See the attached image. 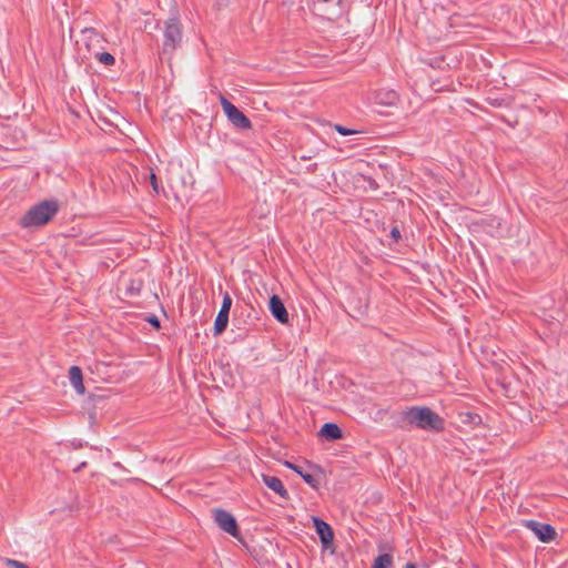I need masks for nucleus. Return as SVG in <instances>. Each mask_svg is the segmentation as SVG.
Instances as JSON below:
<instances>
[{"instance_id":"b1692460","label":"nucleus","mask_w":568,"mask_h":568,"mask_svg":"<svg viewBox=\"0 0 568 568\" xmlns=\"http://www.w3.org/2000/svg\"><path fill=\"white\" fill-rule=\"evenodd\" d=\"M404 568H417V566L414 562H407Z\"/></svg>"},{"instance_id":"a211bd4d","label":"nucleus","mask_w":568,"mask_h":568,"mask_svg":"<svg viewBox=\"0 0 568 568\" xmlns=\"http://www.w3.org/2000/svg\"><path fill=\"white\" fill-rule=\"evenodd\" d=\"M334 130L342 135H351L359 132L357 130L348 129L342 124H334Z\"/></svg>"},{"instance_id":"1a4fd4ad","label":"nucleus","mask_w":568,"mask_h":568,"mask_svg":"<svg viewBox=\"0 0 568 568\" xmlns=\"http://www.w3.org/2000/svg\"><path fill=\"white\" fill-rule=\"evenodd\" d=\"M268 310L272 316L281 324H287L290 322L287 310L278 295L273 294L270 297Z\"/></svg>"},{"instance_id":"f8f14e48","label":"nucleus","mask_w":568,"mask_h":568,"mask_svg":"<svg viewBox=\"0 0 568 568\" xmlns=\"http://www.w3.org/2000/svg\"><path fill=\"white\" fill-rule=\"evenodd\" d=\"M318 436L326 440L333 442L343 438V430L335 423H325L321 427Z\"/></svg>"},{"instance_id":"4468645a","label":"nucleus","mask_w":568,"mask_h":568,"mask_svg":"<svg viewBox=\"0 0 568 568\" xmlns=\"http://www.w3.org/2000/svg\"><path fill=\"white\" fill-rule=\"evenodd\" d=\"M142 287L143 281L141 278H131L125 286V295L129 297L139 296Z\"/></svg>"},{"instance_id":"ddd939ff","label":"nucleus","mask_w":568,"mask_h":568,"mask_svg":"<svg viewBox=\"0 0 568 568\" xmlns=\"http://www.w3.org/2000/svg\"><path fill=\"white\" fill-rule=\"evenodd\" d=\"M69 379L78 394L83 395L85 387L83 385V375L79 366H71L69 369Z\"/></svg>"},{"instance_id":"20e7f679","label":"nucleus","mask_w":568,"mask_h":568,"mask_svg":"<svg viewBox=\"0 0 568 568\" xmlns=\"http://www.w3.org/2000/svg\"><path fill=\"white\" fill-rule=\"evenodd\" d=\"M211 511L213 514L214 521L219 526V528L230 534L234 538L239 539L241 537V531L237 521L230 511L223 508H213Z\"/></svg>"},{"instance_id":"dca6fc26","label":"nucleus","mask_w":568,"mask_h":568,"mask_svg":"<svg viewBox=\"0 0 568 568\" xmlns=\"http://www.w3.org/2000/svg\"><path fill=\"white\" fill-rule=\"evenodd\" d=\"M295 473L300 475L308 486L314 489L318 488L320 480L312 474L305 473L302 466H300L298 469H295Z\"/></svg>"},{"instance_id":"aec40b11","label":"nucleus","mask_w":568,"mask_h":568,"mask_svg":"<svg viewBox=\"0 0 568 568\" xmlns=\"http://www.w3.org/2000/svg\"><path fill=\"white\" fill-rule=\"evenodd\" d=\"M145 321L155 329H160L161 328V322L159 320V317L154 314H151L149 315Z\"/></svg>"},{"instance_id":"6ab92c4d","label":"nucleus","mask_w":568,"mask_h":568,"mask_svg":"<svg viewBox=\"0 0 568 568\" xmlns=\"http://www.w3.org/2000/svg\"><path fill=\"white\" fill-rule=\"evenodd\" d=\"M4 564L9 568H29V566L27 564L16 560V559H10V558H7L4 560Z\"/></svg>"},{"instance_id":"f3484780","label":"nucleus","mask_w":568,"mask_h":568,"mask_svg":"<svg viewBox=\"0 0 568 568\" xmlns=\"http://www.w3.org/2000/svg\"><path fill=\"white\" fill-rule=\"evenodd\" d=\"M95 58L104 65H113L115 63V58L109 52H98Z\"/></svg>"},{"instance_id":"393cba45","label":"nucleus","mask_w":568,"mask_h":568,"mask_svg":"<svg viewBox=\"0 0 568 568\" xmlns=\"http://www.w3.org/2000/svg\"><path fill=\"white\" fill-rule=\"evenodd\" d=\"M470 419L473 423H476L475 419H477L478 422H480V417L479 415L475 414L474 416H470Z\"/></svg>"},{"instance_id":"4be33fe9","label":"nucleus","mask_w":568,"mask_h":568,"mask_svg":"<svg viewBox=\"0 0 568 568\" xmlns=\"http://www.w3.org/2000/svg\"><path fill=\"white\" fill-rule=\"evenodd\" d=\"M390 237L394 240V242H398L399 241L400 232H399V229L397 226H394L390 230Z\"/></svg>"},{"instance_id":"f257e3e1","label":"nucleus","mask_w":568,"mask_h":568,"mask_svg":"<svg viewBox=\"0 0 568 568\" xmlns=\"http://www.w3.org/2000/svg\"><path fill=\"white\" fill-rule=\"evenodd\" d=\"M396 426L400 428L416 426L424 430L439 433L445 428V420L427 406H413L398 414Z\"/></svg>"},{"instance_id":"bb28decb","label":"nucleus","mask_w":568,"mask_h":568,"mask_svg":"<svg viewBox=\"0 0 568 568\" xmlns=\"http://www.w3.org/2000/svg\"><path fill=\"white\" fill-rule=\"evenodd\" d=\"M84 32H91V33H93V34H95V36H97V32H95V30H94V29H85V30H84Z\"/></svg>"},{"instance_id":"412c9836","label":"nucleus","mask_w":568,"mask_h":568,"mask_svg":"<svg viewBox=\"0 0 568 568\" xmlns=\"http://www.w3.org/2000/svg\"><path fill=\"white\" fill-rule=\"evenodd\" d=\"M150 182H151L152 190L154 191V193L159 194L160 193V187H159V183H158V176L152 171L150 172Z\"/></svg>"},{"instance_id":"0eeeda50","label":"nucleus","mask_w":568,"mask_h":568,"mask_svg":"<svg viewBox=\"0 0 568 568\" xmlns=\"http://www.w3.org/2000/svg\"><path fill=\"white\" fill-rule=\"evenodd\" d=\"M232 307V297L229 292H224L220 312L214 322L213 333L215 336L221 335L227 327L229 315Z\"/></svg>"},{"instance_id":"9d476101","label":"nucleus","mask_w":568,"mask_h":568,"mask_svg":"<svg viewBox=\"0 0 568 568\" xmlns=\"http://www.w3.org/2000/svg\"><path fill=\"white\" fill-rule=\"evenodd\" d=\"M262 480L266 487L272 489L283 499L287 500L290 498L287 489L284 487L282 480L278 477L263 474Z\"/></svg>"},{"instance_id":"6e6552de","label":"nucleus","mask_w":568,"mask_h":568,"mask_svg":"<svg viewBox=\"0 0 568 568\" xmlns=\"http://www.w3.org/2000/svg\"><path fill=\"white\" fill-rule=\"evenodd\" d=\"M313 526L318 535L322 547L324 549H329L333 546L334 540V531L333 528L323 519L317 516L312 517Z\"/></svg>"},{"instance_id":"a878e982","label":"nucleus","mask_w":568,"mask_h":568,"mask_svg":"<svg viewBox=\"0 0 568 568\" xmlns=\"http://www.w3.org/2000/svg\"><path fill=\"white\" fill-rule=\"evenodd\" d=\"M85 466H87V463H85V462H83V463H81V464L77 467V469H75V470L78 471V470H80L81 468H83V467H85Z\"/></svg>"},{"instance_id":"f03ea898","label":"nucleus","mask_w":568,"mask_h":568,"mask_svg":"<svg viewBox=\"0 0 568 568\" xmlns=\"http://www.w3.org/2000/svg\"><path fill=\"white\" fill-rule=\"evenodd\" d=\"M163 40L159 51L162 61L171 62L175 51L183 42V23L178 14H174L163 22Z\"/></svg>"},{"instance_id":"39448f33","label":"nucleus","mask_w":568,"mask_h":568,"mask_svg":"<svg viewBox=\"0 0 568 568\" xmlns=\"http://www.w3.org/2000/svg\"><path fill=\"white\" fill-rule=\"evenodd\" d=\"M221 105L229 121L240 130H248L252 128L251 120L226 98L221 95Z\"/></svg>"},{"instance_id":"2eb2a0df","label":"nucleus","mask_w":568,"mask_h":568,"mask_svg":"<svg viewBox=\"0 0 568 568\" xmlns=\"http://www.w3.org/2000/svg\"><path fill=\"white\" fill-rule=\"evenodd\" d=\"M393 556L390 554L378 555L372 565V568H392Z\"/></svg>"},{"instance_id":"7ed1b4c3","label":"nucleus","mask_w":568,"mask_h":568,"mask_svg":"<svg viewBox=\"0 0 568 568\" xmlns=\"http://www.w3.org/2000/svg\"><path fill=\"white\" fill-rule=\"evenodd\" d=\"M59 212L57 200H44L31 206L20 219V225L24 229L40 227L48 224Z\"/></svg>"},{"instance_id":"5701e85b","label":"nucleus","mask_w":568,"mask_h":568,"mask_svg":"<svg viewBox=\"0 0 568 568\" xmlns=\"http://www.w3.org/2000/svg\"><path fill=\"white\" fill-rule=\"evenodd\" d=\"M285 466H286L287 468L292 469L293 471H295V469H298V467H300L298 465L293 464V463H291V462H285Z\"/></svg>"},{"instance_id":"423d86ee","label":"nucleus","mask_w":568,"mask_h":568,"mask_svg":"<svg viewBox=\"0 0 568 568\" xmlns=\"http://www.w3.org/2000/svg\"><path fill=\"white\" fill-rule=\"evenodd\" d=\"M523 524L526 528L531 530L542 542H550L557 537V531L550 524L540 523L532 519L524 520Z\"/></svg>"},{"instance_id":"9b49d317","label":"nucleus","mask_w":568,"mask_h":568,"mask_svg":"<svg viewBox=\"0 0 568 568\" xmlns=\"http://www.w3.org/2000/svg\"><path fill=\"white\" fill-rule=\"evenodd\" d=\"M374 99L377 104L392 106L398 102L399 97L395 90L381 89L375 92Z\"/></svg>"},{"instance_id":"cd10ccee","label":"nucleus","mask_w":568,"mask_h":568,"mask_svg":"<svg viewBox=\"0 0 568 568\" xmlns=\"http://www.w3.org/2000/svg\"><path fill=\"white\" fill-rule=\"evenodd\" d=\"M120 568H129L126 565H122Z\"/></svg>"}]
</instances>
